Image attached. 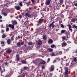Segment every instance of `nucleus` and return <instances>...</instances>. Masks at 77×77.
Instances as JSON below:
<instances>
[{"mask_svg": "<svg viewBox=\"0 0 77 77\" xmlns=\"http://www.w3.org/2000/svg\"><path fill=\"white\" fill-rule=\"evenodd\" d=\"M65 76H66V77H68V69L67 68H65Z\"/></svg>", "mask_w": 77, "mask_h": 77, "instance_id": "1", "label": "nucleus"}, {"mask_svg": "<svg viewBox=\"0 0 77 77\" xmlns=\"http://www.w3.org/2000/svg\"><path fill=\"white\" fill-rule=\"evenodd\" d=\"M25 17H29V18H32V16L29 14V13L27 12L25 14Z\"/></svg>", "mask_w": 77, "mask_h": 77, "instance_id": "2", "label": "nucleus"}, {"mask_svg": "<svg viewBox=\"0 0 77 77\" xmlns=\"http://www.w3.org/2000/svg\"><path fill=\"white\" fill-rule=\"evenodd\" d=\"M43 21H44V19H40L38 20L39 23H38V25L39 26V24L42 23L43 22Z\"/></svg>", "mask_w": 77, "mask_h": 77, "instance_id": "3", "label": "nucleus"}, {"mask_svg": "<svg viewBox=\"0 0 77 77\" xmlns=\"http://www.w3.org/2000/svg\"><path fill=\"white\" fill-rule=\"evenodd\" d=\"M61 45L62 47H66L67 45V44L66 42H63L61 44Z\"/></svg>", "mask_w": 77, "mask_h": 77, "instance_id": "4", "label": "nucleus"}, {"mask_svg": "<svg viewBox=\"0 0 77 77\" xmlns=\"http://www.w3.org/2000/svg\"><path fill=\"white\" fill-rule=\"evenodd\" d=\"M54 66L52 65L51 66V67L50 68L49 70L50 71H54Z\"/></svg>", "mask_w": 77, "mask_h": 77, "instance_id": "5", "label": "nucleus"}, {"mask_svg": "<svg viewBox=\"0 0 77 77\" xmlns=\"http://www.w3.org/2000/svg\"><path fill=\"white\" fill-rule=\"evenodd\" d=\"M37 42L38 45H41L42 44V42L41 40H38L37 41Z\"/></svg>", "mask_w": 77, "mask_h": 77, "instance_id": "6", "label": "nucleus"}, {"mask_svg": "<svg viewBox=\"0 0 77 77\" xmlns=\"http://www.w3.org/2000/svg\"><path fill=\"white\" fill-rule=\"evenodd\" d=\"M8 26L9 27L11 28L12 29H14V25L9 24L8 25Z\"/></svg>", "mask_w": 77, "mask_h": 77, "instance_id": "7", "label": "nucleus"}, {"mask_svg": "<svg viewBox=\"0 0 77 77\" xmlns=\"http://www.w3.org/2000/svg\"><path fill=\"white\" fill-rule=\"evenodd\" d=\"M12 51L11 49H8L6 51L7 53H8V54H10V53H11Z\"/></svg>", "mask_w": 77, "mask_h": 77, "instance_id": "8", "label": "nucleus"}, {"mask_svg": "<svg viewBox=\"0 0 77 77\" xmlns=\"http://www.w3.org/2000/svg\"><path fill=\"white\" fill-rule=\"evenodd\" d=\"M15 9L17 10V11H19V10H20L21 8L20 7H19V6H15Z\"/></svg>", "mask_w": 77, "mask_h": 77, "instance_id": "9", "label": "nucleus"}, {"mask_svg": "<svg viewBox=\"0 0 77 77\" xmlns=\"http://www.w3.org/2000/svg\"><path fill=\"white\" fill-rule=\"evenodd\" d=\"M50 2H51V0H48V1H47L46 2V5H49L50 4Z\"/></svg>", "mask_w": 77, "mask_h": 77, "instance_id": "10", "label": "nucleus"}, {"mask_svg": "<svg viewBox=\"0 0 77 77\" xmlns=\"http://www.w3.org/2000/svg\"><path fill=\"white\" fill-rule=\"evenodd\" d=\"M53 42V40L51 39H49L48 41V44H52Z\"/></svg>", "mask_w": 77, "mask_h": 77, "instance_id": "11", "label": "nucleus"}, {"mask_svg": "<svg viewBox=\"0 0 77 77\" xmlns=\"http://www.w3.org/2000/svg\"><path fill=\"white\" fill-rule=\"evenodd\" d=\"M12 23H13V25H16L17 24V22L15 20H13L12 21Z\"/></svg>", "mask_w": 77, "mask_h": 77, "instance_id": "12", "label": "nucleus"}, {"mask_svg": "<svg viewBox=\"0 0 77 77\" xmlns=\"http://www.w3.org/2000/svg\"><path fill=\"white\" fill-rule=\"evenodd\" d=\"M16 60L17 61H18L20 60V55L18 54L16 55Z\"/></svg>", "mask_w": 77, "mask_h": 77, "instance_id": "13", "label": "nucleus"}, {"mask_svg": "<svg viewBox=\"0 0 77 77\" xmlns=\"http://www.w3.org/2000/svg\"><path fill=\"white\" fill-rule=\"evenodd\" d=\"M55 26V25H54V24H52V23H51L49 25V28H51V27H52V28H54Z\"/></svg>", "mask_w": 77, "mask_h": 77, "instance_id": "14", "label": "nucleus"}, {"mask_svg": "<svg viewBox=\"0 0 77 77\" xmlns=\"http://www.w3.org/2000/svg\"><path fill=\"white\" fill-rule=\"evenodd\" d=\"M46 62L45 61H44V60H42V62H40L39 63V64H40V65H44V64H45V63Z\"/></svg>", "mask_w": 77, "mask_h": 77, "instance_id": "15", "label": "nucleus"}, {"mask_svg": "<svg viewBox=\"0 0 77 77\" xmlns=\"http://www.w3.org/2000/svg\"><path fill=\"white\" fill-rule=\"evenodd\" d=\"M51 48H56V46L54 44H52L51 45Z\"/></svg>", "mask_w": 77, "mask_h": 77, "instance_id": "16", "label": "nucleus"}, {"mask_svg": "<svg viewBox=\"0 0 77 77\" xmlns=\"http://www.w3.org/2000/svg\"><path fill=\"white\" fill-rule=\"evenodd\" d=\"M65 32H66V31L65 30H62L61 31V33L62 34L65 33Z\"/></svg>", "mask_w": 77, "mask_h": 77, "instance_id": "17", "label": "nucleus"}, {"mask_svg": "<svg viewBox=\"0 0 77 77\" xmlns=\"http://www.w3.org/2000/svg\"><path fill=\"white\" fill-rule=\"evenodd\" d=\"M7 43L8 44H10L11 43V39H8Z\"/></svg>", "mask_w": 77, "mask_h": 77, "instance_id": "18", "label": "nucleus"}, {"mask_svg": "<svg viewBox=\"0 0 77 77\" xmlns=\"http://www.w3.org/2000/svg\"><path fill=\"white\" fill-rule=\"evenodd\" d=\"M21 62H22L23 64H26V61H24V60H22L21 61Z\"/></svg>", "mask_w": 77, "mask_h": 77, "instance_id": "19", "label": "nucleus"}, {"mask_svg": "<svg viewBox=\"0 0 77 77\" xmlns=\"http://www.w3.org/2000/svg\"><path fill=\"white\" fill-rule=\"evenodd\" d=\"M42 37L44 40H46L47 39V37L45 35H43Z\"/></svg>", "mask_w": 77, "mask_h": 77, "instance_id": "20", "label": "nucleus"}, {"mask_svg": "<svg viewBox=\"0 0 77 77\" xmlns=\"http://www.w3.org/2000/svg\"><path fill=\"white\" fill-rule=\"evenodd\" d=\"M72 22H75V18H73L71 20Z\"/></svg>", "mask_w": 77, "mask_h": 77, "instance_id": "21", "label": "nucleus"}, {"mask_svg": "<svg viewBox=\"0 0 77 77\" xmlns=\"http://www.w3.org/2000/svg\"><path fill=\"white\" fill-rule=\"evenodd\" d=\"M6 35L5 34H3V35H2V38H6Z\"/></svg>", "mask_w": 77, "mask_h": 77, "instance_id": "22", "label": "nucleus"}, {"mask_svg": "<svg viewBox=\"0 0 77 77\" xmlns=\"http://www.w3.org/2000/svg\"><path fill=\"white\" fill-rule=\"evenodd\" d=\"M6 27V32H8V31L9 30V26H7Z\"/></svg>", "mask_w": 77, "mask_h": 77, "instance_id": "23", "label": "nucleus"}, {"mask_svg": "<svg viewBox=\"0 0 77 77\" xmlns=\"http://www.w3.org/2000/svg\"><path fill=\"white\" fill-rule=\"evenodd\" d=\"M63 0H60V5H62L63 4Z\"/></svg>", "mask_w": 77, "mask_h": 77, "instance_id": "24", "label": "nucleus"}, {"mask_svg": "<svg viewBox=\"0 0 77 77\" xmlns=\"http://www.w3.org/2000/svg\"><path fill=\"white\" fill-rule=\"evenodd\" d=\"M28 44L29 45H33V42H29L28 43Z\"/></svg>", "mask_w": 77, "mask_h": 77, "instance_id": "25", "label": "nucleus"}, {"mask_svg": "<svg viewBox=\"0 0 77 77\" xmlns=\"http://www.w3.org/2000/svg\"><path fill=\"white\" fill-rule=\"evenodd\" d=\"M5 42L4 41H1V44H4Z\"/></svg>", "mask_w": 77, "mask_h": 77, "instance_id": "26", "label": "nucleus"}, {"mask_svg": "<svg viewBox=\"0 0 77 77\" xmlns=\"http://www.w3.org/2000/svg\"><path fill=\"white\" fill-rule=\"evenodd\" d=\"M62 38L63 39V40H66V37L64 36H63L62 37Z\"/></svg>", "mask_w": 77, "mask_h": 77, "instance_id": "27", "label": "nucleus"}, {"mask_svg": "<svg viewBox=\"0 0 77 77\" xmlns=\"http://www.w3.org/2000/svg\"><path fill=\"white\" fill-rule=\"evenodd\" d=\"M21 45L20 43L18 42L17 43V46H21Z\"/></svg>", "mask_w": 77, "mask_h": 77, "instance_id": "28", "label": "nucleus"}, {"mask_svg": "<svg viewBox=\"0 0 77 77\" xmlns=\"http://www.w3.org/2000/svg\"><path fill=\"white\" fill-rule=\"evenodd\" d=\"M49 51H50V52H51L53 51V50L52 48H49Z\"/></svg>", "mask_w": 77, "mask_h": 77, "instance_id": "29", "label": "nucleus"}, {"mask_svg": "<svg viewBox=\"0 0 77 77\" xmlns=\"http://www.w3.org/2000/svg\"><path fill=\"white\" fill-rule=\"evenodd\" d=\"M2 14H3L4 16H6V15H7V13H2Z\"/></svg>", "mask_w": 77, "mask_h": 77, "instance_id": "30", "label": "nucleus"}, {"mask_svg": "<svg viewBox=\"0 0 77 77\" xmlns=\"http://www.w3.org/2000/svg\"><path fill=\"white\" fill-rule=\"evenodd\" d=\"M58 53L59 55H60V54H62V53L61 51H60L59 52H58Z\"/></svg>", "mask_w": 77, "mask_h": 77, "instance_id": "31", "label": "nucleus"}, {"mask_svg": "<svg viewBox=\"0 0 77 77\" xmlns=\"http://www.w3.org/2000/svg\"><path fill=\"white\" fill-rule=\"evenodd\" d=\"M73 28H75L76 29H77V26H75V25H73Z\"/></svg>", "mask_w": 77, "mask_h": 77, "instance_id": "32", "label": "nucleus"}, {"mask_svg": "<svg viewBox=\"0 0 77 77\" xmlns=\"http://www.w3.org/2000/svg\"><path fill=\"white\" fill-rule=\"evenodd\" d=\"M73 60L74 62H77V59H76V58L74 57L73 59Z\"/></svg>", "mask_w": 77, "mask_h": 77, "instance_id": "33", "label": "nucleus"}, {"mask_svg": "<svg viewBox=\"0 0 77 77\" xmlns=\"http://www.w3.org/2000/svg\"><path fill=\"white\" fill-rule=\"evenodd\" d=\"M57 55V54L56 55V54H55L54 53H53L51 54L52 56H56Z\"/></svg>", "mask_w": 77, "mask_h": 77, "instance_id": "34", "label": "nucleus"}, {"mask_svg": "<svg viewBox=\"0 0 77 77\" xmlns=\"http://www.w3.org/2000/svg\"><path fill=\"white\" fill-rule=\"evenodd\" d=\"M19 5L20 6H23V5H22V2H20L19 3Z\"/></svg>", "mask_w": 77, "mask_h": 77, "instance_id": "35", "label": "nucleus"}, {"mask_svg": "<svg viewBox=\"0 0 77 77\" xmlns=\"http://www.w3.org/2000/svg\"><path fill=\"white\" fill-rule=\"evenodd\" d=\"M61 27L62 28H64V26L62 24H61Z\"/></svg>", "mask_w": 77, "mask_h": 77, "instance_id": "36", "label": "nucleus"}, {"mask_svg": "<svg viewBox=\"0 0 77 77\" xmlns=\"http://www.w3.org/2000/svg\"><path fill=\"white\" fill-rule=\"evenodd\" d=\"M19 17L21 19L22 18V16L20 15H19Z\"/></svg>", "mask_w": 77, "mask_h": 77, "instance_id": "37", "label": "nucleus"}, {"mask_svg": "<svg viewBox=\"0 0 77 77\" xmlns=\"http://www.w3.org/2000/svg\"><path fill=\"white\" fill-rule=\"evenodd\" d=\"M18 37L19 39H20V38H22V37L21 36H20V35H19L18 36Z\"/></svg>", "mask_w": 77, "mask_h": 77, "instance_id": "38", "label": "nucleus"}, {"mask_svg": "<svg viewBox=\"0 0 77 77\" xmlns=\"http://www.w3.org/2000/svg\"><path fill=\"white\" fill-rule=\"evenodd\" d=\"M69 29L70 31H71V32H72V29L71 28H69Z\"/></svg>", "mask_w": 77, "mask_h": 77, "instance_id": "39", "label": "nucleus"}, {"mask_svg": "<svg viewBox=\"0 0 77 77\" xmlns=\"http://www.w3.org/2000/svg\"><path fill=\"white\" fill-rule=\"evenodd\" d=\"M32 3H35V2H36L34 1V0H31Z\"/></svg>", "mask_w": 77, "mask_h": 77, "instance_id": "40", "label": "nucleus"}, {"mask_svg": "<svg viewBox=\"0 0 77 77\" xmlns=\"http://www.w3.org/2000/svg\"><path fill=\"white\" fill-rule=\"evenodd\" d=\"M71 28V25H69V29Z\"/></svg>", "mask_w": 77, "mask_h": 77, "instance_id": "41", "label": "nucleus"}, {"mask_svg": "<svg viewBox=\"0 0 77 77\" xmlns=\"http://www.w3.org/2000/svg\"><path fill=\"white\" fill-rule=\"evenodd\" d=\"M20 45H24V42H21Z\"/></svg>", "mask_w": 77, "mask_h": 77, "instance_id": "42", "label": "nucleus"}, {"mask_svg": "<svg viewBox=\"0 0 77 77\" xmlns=\"http://www.w3.org/2000/svg\"><path fill=\"white\" fill-rule=\"evenodd\" d=\"M11 41H14V38L13 37H11Z\"/></svg>", "mask_w": 77, "mask_h": 77, "instance_id": "43", "label": "nucleus"}, {"mask_svg": "<svg viewBox=\"0 0 77 77\" xmlns=\"http://www.w3.org/2000/svg\"><path fill=\"white\" fill-rule=\"evenodd\" d=\"M50 58H48V62H49V61H50Z\"/></svg>", "mask_w": 77, "mask_h": 77, "instance_id": "44", "label": "nucleus"}, {"mask_svg": "<svg viewBox=\"0 0 77 77\" xmlns=\"http://www.w3.org/2000/svg\"><path fill=\"white\" fill-rule=\"evenodd\" d=\"M24 69H27V68L26 67H24Z\"/></svg>", "mask_w": 77, "mask_h": 77, "instance_id": "45", "label": "nucleus"}, {"mask_svg": "<svg viewBox=\"0 0 77 77\" xmlns=\"http://www.w3.org/2000/svg\"><path fill=\"white\" fill-rule=\"evenodd\" d=\"M56 55V56H58V55H59V53H58V52L57 53H56V54L55 55Z\"/></svg>", "mask_w": 77, "mask_h": 77, "instance_id": "46", "label": "nucleus"}, {"mask_svg": "<svg viewBox=\"0 0 77 77\" xmlns=\"http://www.w3.org/2000/svg\"><path fill=\"white\" fill-rule=\"evenodd\" d=\"M26 5H30V3H28L27 2L26 3Z\"/></svg>", "mask_w": 77, "mask_h": 77, "instance_id": "47", "label": "nucleus"}, {"mask_svg": "<svg viewBox=\"0 0 77 77\" xmlns=\"http://www.w3.org/2000/svg\"><path fill=\"white\" fill-rule=\"evenodd\" d=\"M74 5L75 6H77V3L74 4Z\"/></svg>", "mask_w": 77, "mask_h": 77, "instance_id": "48", "label": "nucleus"}, {"mask_svg": "<svg viewBox=\"0 0 77 77\" xmlns=\"http://www.w3.org/2000/svg\"><path fill=\"white\" fill-rule=\"evenodd\" d=\"M44 68H45V67H44V66H42V69H44Z\"/></svg>", "mask_w": 77, "mask_h": 77, "instance_id": "49", "label": "nucleus"}, {"mask_svg": "<svg viewBox=\"0 0 77 77\" xmlns=\"http://www.w3.org/2000/svg\"><path fill=\"white\" fill-rule=\"evenodd\" d=\"M2 16L0 15V19H2Z\"/></svg>", "mask_w": 77, "mask_h": 77, "instance_id": "50", "label": "nucleus"}, {"mask_svg": "<svg viewBox=\"0 0 77 77\" xmlns=\"http://www.w3.org/2000/svg\"><path fill=\"white\" fill-rule=\"evenodd\" d=\"M55 23V22L54 21H53L52 22V23L51 24H54V23Z\"/></svg>", "mask_w": 77, "mask_h": 77, "instance_id": "51", "label": "nucleus"}, {"mask_svg": "<svg viewBox=\"0 0 77 77\" xmlns=\"http://www.w3.org/2000/svg\"><path fill=\"white\" fill-rule=\"evenodd\" d=\"M0 70L1 71L2 70V67L0 66Z\"/></svg>", "mask_w": 77, "mask_h": 77, "instance_id": "52", "label": "nucleus"}, {"mask_svg": "<svg viewBox=\"0 0 77 77\" xmlns=\"http://www.w3.org/2000/svg\"><path fill=\"white\" fill-rule=\"evenodd\" d=\"M1 32H2V33H3V32H4V31L3 30H2Z\"/></svg>", "mask_w": 77, "mask_h": 77, "instance_id": "53", "label": "nucleus"}, {"mask_svg": "<svg viewBox=\"0 0 77 77\" xmlns=\"http://www.w3.org/2000/svg\"><path fill=\"white\" fill-rule=\"evenodd\" d=\"M8 76H9V75H7L5 76V77H8Z\"/></svg>", "mask_w": 77, "mask_h": 77, "instance_id": "54", "label": "nucleus"}, {"mask_svg": "<svg viewBox=\"0 0 77 77\" xmlns=\"http://www.w3.org/2000/svg\"><path fill=\"white\" fill-rule=\"evenodd\" d=\"M28 10H29L28 9H27L26 10H25V11L26 12Z\"/></svg>", "mask_w": 77, "mask_h": 77, "instance_id": "55", "label": "nucleus"}, {"mask_svg": "<svg viewBox=\"0 0 77 77\" xmlns=\"http://www.w3.org/2000/svg\"><path fill=\"white\" fill-rule=\"evenodd\" d=\"M26 45H27L26 44H24V46H25V47H26Z\"/></svg>", "mask_w": 77, "mask_h": 77, "instance_id": "56", "label": "nucleus"}, {"mask_svg": "<svg viewBox=\"0 0 77 77\" xmlns=\"http://www.w3.org/2000/svg\"><path fill=\"white\" fill-rule=\"evenodd\" d=\"M3 27V25H1V28H2Z\"/></svg>", "mask_w": 77, "mask_h": 77, "instance_id": "57", "label": "nucleus"}, {"mask_svg": "<svg viewBox=\"0 0 77 77\" xmlns=\"http://www.w3.org/2000/svg\"><path fill=\"white\" fill-rule=\"evenodd\" d=\"M5 65H8V63H5Z\"/></svg>", "mask_w": 77, "mask_h": 77, "instance_id": "58", "label": "nucleus"}, {"mask_svg": "<svg viewBox=\"0 0 77 77\" xmlns=\"http://www.w3.org/2000/svg\"><path fill=\"white\" fill-rule=\"evenodd\" d=\"M0 22H2V20H0Z\"/></svg>", "mask_w": 77, "mask_h": 77, "instance_id": "59", "label": "nucleus"}, {"mask_svg": "<svg viewBox=\"0 0 77 77\" xmlns=\"http://www.w3.org/2000/svg\"><path fill=\"white\" fill-rule=\"evenodd\" d=\"M76 53H77V50H76L75 51Z\"/></svg>", "mask_w": 77, "mask_h": 77, "instance_id": "60", "label": "nucleus"}, {"mask_svg": "<svg viewBox=\"0 0 77 77\" xmlns=\"http://www.w3.org/2000/svg\"><path fill=\"white\" fill-rule=\"evenodd\" d=\"M16 18H17V19L18 18V17H16Z\"/></svg>", "mask_w": 77, "mask_h": 77, "instance_id": "61", "label": "nucleus"}, {"mask_svg": "<svg viewBox=\"0 0 77 77\" xmlns=\"http://www.w3.org/2000/svg\"><path fill=\"white\" fill-rule=\"evenodd\" d=\"M60 68L61 69V70H62V67H60Z\"/></svg>", "mask_w": 77, "mask_h": 77, "instance_id": "62", "label": "nucleus"}, {"mask_svg": "<svg viewBox=\"0 0 77 77\" xmlns=\"http://www.w3.org/2000/svg\"><path fill=\"white\" fill-rule=\"evenodd\" d=\"M67 38H68V35H67Z\"/></svg>", "mask_w": 77, "mask_h": 77, "instance_id": "63", "label": "nucleus"}, {"mask_svg": "<svg viewBox=\"0 0 77 77\" xmlns=\"http://www.w3.org/2000/svg\"><path fill=\"white\" fill-rule=\"evenodd\" d=\"M4 72L5 71V69H4Z\"/></svg>", "mask_w": 77, "mask_h": 77, "instance_id": "64", "label": "nucleus"}]
</instances>
